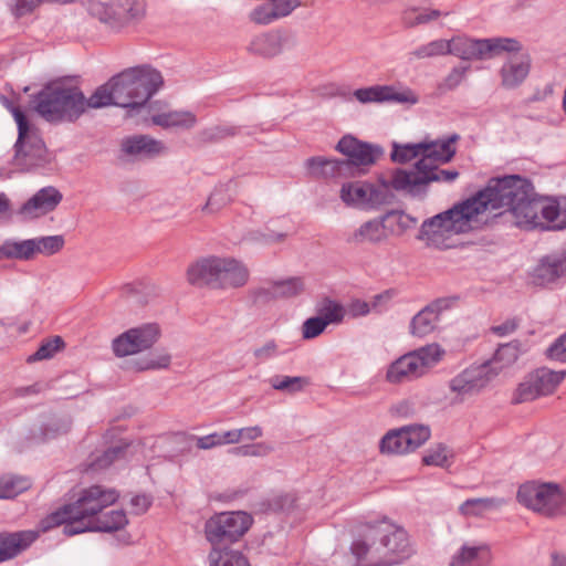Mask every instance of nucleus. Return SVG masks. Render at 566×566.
I'll return each instance as SVG.
<instances>
[{"label":"nucleus","mask_w":566,"mask_h":566,"mask_svg":"<svg viewBox=\"0 0 566 566\" xmlns=\"http://www.w3.org/2000/svg\"><path fill=\"white\" fill-rule=\"evenodd\" d=\"M119 494L115 489H107L102 485H92L80 492L77 500L65 504L59 510L49 514L42 520V528H50L64 525L63 533L69 536V527L80 528L88 526L106 507L114 504Z\"/></svg>","instance_id":"obj_1"},{"label":"nucleus","mask_w":566,"mask_h":566,"mask_svg":"<svg viewBox=\"0 0 566 566\" xmlns=\"http://www.w3.org/2000/svg\"><path fill=\"white\" fill-rule=\"evenodd\" d=\"M248 265L232 256L210 255L189 264L186 276L189 284L212 290H239L250 281Z\"/></svg>","instance_id":"obj_2"},{"label":"nucleus","mask_w":566,"mask_h":566,"mask_svg":"<svg viewBox=\"0 0 566 566\" xmlns=\"http://www.w3.org/2000/svg\"><path fill=\"white\" fill-rule=\"evenodd\" d=\"M86 97L71 81L50 84L36 97L35 111L48 122H74L85 113Z\"/></svg>","instance_id":"obj_3"},{"label":"nucleus","mask_w":566,"mask_h":566,"mask_svg":"<svg viewBox=\"0 0 566 566\" xmlns=\"http://www.w3.org/2000/svg\"><path fill=\"white\" fill-rule=\"evenodd\" d=\"M115 105L138 112L147 111L145 103L163 84L161 74L148 66L130 67L111 78Z\"/></svg>","instance_id":"obj_4"},{"label":"nucleus","mask_w":566,"mask_h":566,"mask_svg":"<svg viewBox=\"0 0 566 566\" xmlns=\"http://www.w3.org/2000/svg\"><path fill=\"white\" fill-rule=\"evenodd\" d=\"M530 185V181L515 175L492 178L484 189L467 200L468 206L478 220L486 211L505 209L511 212L513 206L525 198Z\"/></svg>","instance_id":"obj_5"},{"label":"nucleus","mask_w":566,"mask_h":566,"mask_svg":"<svg viewBox=\"0 0 566 566\" xmlns=\"http://www.w3.org/2000/svg\"><path fill=\"white\" fill-rule=\"evenodd\" d=\"M468 205L465 200L452 209L426 220L421 226L420 237L428 242L437 243L476 228L481 220L475 218Z\"/></svg>","instance_id":"obj_6"},{"label":"nucleus","mask_w":566,"mask_h":566,"mask_svg":"<svg viewBox=\"0 0 566 566\" xmlns=\"http://www.w3.org/2000/svg\"><path fill=\"white\" fill-rule=\"evenodd\" d=\"M517 501L547 517L566 515V494L556 483L526 482L518 488Z\"/></svg>","instance_id":"obj_7"},{"label":"nucleus","mask_w":566,"mask_h":566,"mask_svg":"<svg viewBox=\"0 0 566 566\" xmlns=\"http://www.w3.org/2000/svg\"><path fill=\"white\" fill-rule=\"evenodd\" d=\"M450 54L462 60H484L520 50V42L512 38L471 39L454 36L449 40Z\"/></svg>","instance_id":"obj_8"},{"label":"nucleus","mask_w":566,"mask_h":566,"mask_svg":"<svg viewBox=\"0 0 566 566\" xmlns=\"http://www.w3.org/2000/svg\"><path fill=\"white\" fill-rule=\"evenodd\" d=\"M11 113L18 125V140L15 143V163L22 169L41 166L45 161L46 149L44 143L33 129L23 112L11 107Z\"/></svg>","instance_id":"obj_9"},{"label":"nucleus","mask_w":566,"mask_h":566,"mask_svg":"<svg viewBox=\"0 0 566 566\" xmlns=\"http://www.w3.org/2000/svg\"><path fill=\"white\" fill-rule=\"evenodd\" d=\"M251 524L252 517L245 512H223L206 522L205 533L212 548H224L243 536Z\"/></svg>","instance_id":"obj_10"},{"label":"nucleus","mask_w":566,"mask_h":566,"mask_svg":"<svg viewBox=\"0 0 566 566\" xmlns=\"http://www.w3.org/2000/svg\"><path fill=\"white\" fill-rule=\"evenodd\" d=\"M566 280V250H552L538 258L525 274L527 286L552 290Z\"/></svg>","instance_id":"obj_11"},{"label":"nucleus","mask_w":566,"mask_h":566,"mask_svg":"<svg viewBox=\"0 0 566 566\" xmlns=\"http://www.w3.org/2000/svg\"><path fill=\"white\" fill-rule=\"evenodd\" d=\"M389 188H392L390 179L377 184L361 180L348 181L342 185L339 198L346 206L375 210L388 202Z\"/></svg>","instance_id":"obj_12"},{"label":"nucleus","mask_w":566,"mask_h":566,"mask_svg":"<svg viewBox=\"0 0 566 566\" xmlns=\"http://www.w3.org/2000/svg\"><path fill=\"white\" fill-rule=\"evenodd\" d=\"M495 377L496 370L491 363L469 366L449 381L452 401L461 403L479 395Z\"/></svg>","instance_id":"obj_13"},{"label":"nucleus","mask_w":566,"mask_h":566,"mask_svg":"<svg viewBox=\"0 0 566 566\" xmlns=\"http://www.w3.org/2000/svg\"><path fill=\"white\" fill-rule=\"evenodd\" d=\"M566 377V370H552L542 367L530 375L522 381L515 390L513 401L521 403L532 401L541 396H547L555 391L557 386Z\"/></svg>","instance_id":"obj_14"},{"label":"nucleus","mask_w":566,"mask_h":566,"mask_svg":"<svg viewBox=\"0 0 566 566\" xmlns=\"http://www.w3.org/2000/svg\"><path fill=\"white\" fill-rule=\"evenodd\" d=\"M459 177L457 170L439 169L436 166L432 169L422 171H408L407 169H396L391 172L390 185L397 191L407 193H417L423 187L433 181L451 182Z\"/></svg>","instance_id":"obj_15"},{"label":"nucleus","mask_w":566,"mask_h":566,"mask_svg":"<svg viewBox=\"0 0 566 566\" xmlns=\"http://www.w3.org/2000/svg\"><path fill=\"white\" fill-rule=\"evenodd\" d=\"M159 337V325L156 323H147L130 328L114 338L112 348L117 357L135 355L153 347Z\"/></svg>","instance_id":"obj_16"},{"label":"nucleus","mask_w":566,"mask_h":566,"mask_svg":"<svg viewBox=\"0 0 566 566\" xmlns=\"http://www.w3.org/2000/svg\"><path fill=\"white\" fill-rule=\"evenodd\" d=\"M350 551L357 566H396L376 525L369 527L365 539L353 542Z\"/></svg>","instance_id":"obj_17"},{"label":"nucleus","mask_w":566,"mask_h":566,"mask_svg":"<svg viewBox=\"0 0 566 566\" xmlns=\"http://www.w3.org/2000/svg\"><path fill=\"white\" fill-rule=\"evenodd\" d=\"M457 296L439 297L422 310H420L410 321L409 332L415 337H426L432 334L440 321V316L451 310L458 302Z\"/></svg>","instance_id":"obj_18"},{"label":"nucleus","mask_w":566,"mask_h":566,"mask_svg":"<svg viewBox=\"0 0 566 566\" xmlns=\"http://www.w3.org/2000/svg\"><path fill=\"white\" fill-rule=\"evenodd\" d=\"M458 135L447 138L421 142L422 157L415 164L413 168L408 171H422L432 169L436 166L450 163L457 154Z\"/></svg>","instance_id":"obj_19"},{"label":"nucleus","mask_w":566,"mask_h":566,"mask_svg":"<svg viewBox=\"0 0 566 566\" xmlns=\"http://www.w3.org/2000/svg\"><path fill=\"white\" fill-rule=\"evenodd\" d=\"M378 535L381 536L396 566L409 559L413 553V546L407 531L398 525L382 521L376 524Z\"/></svg>","instance_id":"obj_20"},{"label":"nucleus","mask_w":566,"mask_h":566,"mask_svg":"<svg viewBox=\"0 0 566 566\" xmlns=\"http://www.w3.org/2000/svg\"><path fill=\"white\" fill-rule=\"evenodd\" d=\"M354 97L361 104L368 103H400L416 104L417 95L410 88H400L395 85H373L357 88Z\"/></svg>","instance_id":"obj_21"},{"label":"nucleus","mask_w":566,"mask_h":566,"mask_svg":"<svg viewBox=\"0 0 566 566\" xmlns=\"http://www.w3.org/2000/svg\"><path fill=\"white\" fill-rule=\"evenodd\" d=\"M62 193L54 187L49 186L36 191L17 211L23 221L41 218L52 212L62 201Z\"/></svg>","instance_id":"obj_22"},{"label":"nucleus","mask_w":566,"mask_h":566,"mask_svg":"<svg viewBox=\"0 0 566 566\" xmlns=\"http://www.w3.org/2000/svg\"><path fill=\"white\" fill-rule=\"evenodd\" d=\"M294 46L293 36L282 30L261 33L252 39L248 50L263 57H274Z\"/></svg>","instance_id":"obj_23"},{"label":"nucleus","mask_w":566,"mask_h":566,"mask_svg":"<svg viewBox=\"0 0 566 566\" xmlns=\"http://www.w3.org/2000/svg\"><path fill=\"white\" fill-rule=\"evenodd\" d=\"M510 56L501 66L499 74L501 85L505 90L518 87L528 76L531 70V57L526 52H522V46L515 52H507Z\"/></svg>","instance_id":"obj_24"},{"label":"nucleus","mask_w":566,"mask_h":566,"mask_svg":"<svg viewBox=\"0 0 566 566\" xmlns=\"http://www.w3.org/2000/svg\"><path fill=\"white\" fill-rule=\"evenodd\" d=\"M336 149L348 158V167L368 166L376 163L381 151L379 148L359 142L353 136H344L337 144Z\"/></svg>","instance_id":"obj_25"},{"label":"nucleus","mask_w":566,"mask_h":566,"mask_svg":"<svg viewBox=\"0 0 566 566\" xmlns=\"http://www.w3.org/2000/svg\"><path fill=\"white\" fill-rule=\"evenodd\" d=\"M542 206L543 199L534 197L533 187L530 185V190L526 191L525 198L518 200L510 213L517 227L539 228L543 226Z\"/></svg>","instance_id":"obj_26"},{"label":"nucleus","mask_w":566,"mask_h":566,"mask_svg":"<svg viewBox=\"0 0 566 566\" xmlns=\"http://www.w3.org/2000/svg\"><path fill=\"white\" fill-rule=\"evenodd\" d=\"M38 536V532L30 530L0 533V563L17 557L29 548Z\"/></svg>","instance_id":"obj_27"},{"label":"nucleus","mask_w":566,"mask_h":566,"mask_svg":"<svg viewBox=\"0 0 566 566\" xmlns=\"http://www.w3.org/2000/svg\"><path fill=\"white\" fill-rule=\"evenodd\" d=\"M147 112L151 124L163 128L190 129L197 124V116L190 111L148 107Z\"/></svg>","instance_id":"obj_28"},{"label":"nucleus","mask_w":566,"mask_h":566,"mask_svg":"<svg viewBox=\"0 0 566 566\" xmlns=\"http://www.w3.org/2000/svg\"><path fill=\"white\" fill-rule=\"evenodd\" d=\"M128 524L126 512L122 509L102 512L95 520H92L88 526H81L75 530L69 527V536H74L85 532L112 533L123 530Z\"/></svg>","instance_id":"obj_29"},{"label":"nucleus","mask_w":566,"mask_h":566,"mask_svg":"<svg viewBox=\"0 0 566 566\" xmlns=\"http://www.w3.org/2000/svg\"><path fill=\"white\" fill-rule=\"evenodd\" d=\"M492 553L486 544H463L451 557L450 566H490Z\"/></svg>","instance_id":"obj_30"},{"label":"nucleus","mask_w":566,"mask_h":566,"mask_svg":"<svg viewBox=\"0 0 566 566\" xmlns=\"http://www.w3.org/2000/svg\"><path fill=\"white\" fill-rule=\"evenodd\" d=\"M87 8L90 14L109 30H123L118 15V0H88Z\"/></svg>","instance_id":"obj_31"},{"label":"nucleus","mask_w":566,"mask_h":566,"mask_svg":"<svg viewBox=\"0 0 566 566\" xmlns=\"http://www.w3.org/2000/svg\"><path fill=\"white\" fill-rule=\"evenodd\" d=\"M422 375L424 374L421 370L416 356L412 354V352H410L390 365L386 377L389 382L398 384L406 379L421 377Z\"/></svg>","instance_id":"obj_32"},{"label":"nucleus","mask_w":566,"mask_h":566,"mask_svg":"<svg viewBox=\"0 0 566 566\" xmlns=\"http://www.w3.org/2000/svg\"><path fill=\"white\" fill-rule=\"evenodd\" d=\"M541 228L562 230L566 228V200L543 199Z\"/></svg>","instance_id":"obj_33"},{"label":"nucleus","mask_w":566,"mask_h":566,"mask_svg":"<svg viewBox=\"0 0 566 566\" xmlns=\"http://www.w3.org/2000/svg\"><path fill=\"white\" fill-rule=\"evenodd\" d=\"M165 145L148 136H135L123 142V150L129 155L153 157L164 153Z\"/></svg>","instance_id":"obj_34"},{"label":"nucleus","mask_w":566,"mask_h":566,"mask_svg":"<svg viewBox=\"0 0 566 566\" xmlns=\"http://www.w3.org/2000/svg\"><path fill=\"white\" fill-rule=\"evenodd\" d=\"M387 226L381 217L379 220H369L361 224L354 233L353 242L356 244H378L387 238Z\"/></svg>","instance_id":"obj_35"},{"label":"nucleus","mask_w":566,"mask_h":566,"mask_svg":"<svg viewBox=\"0 0 566 566\" xmlns=\"http://www.w3.org/2000/svg\"><path fill=\"white\" fill-rule=\"evenodd\" d=\"M505 503L502 497L469 499L460 505V512L465 516H482L486 512L501 509Z\"/></svg>","instance_id":"obj_36"},{"label":"nucleus","mask_w":566,"mask_h":566,"mask_svg":"<svg viewBox=\"0 0 566 566\" xmlns=\"http://www.w3.org/2000/svg\"><path fill=\"white\" fill-rule=\"evenodd\" d=\"M122 29L137 23L146 15V0H118Z\"/></svg>","instance_id":"obj_37"},{"label":"nucleus","mask_w":566,"mask_h":566,"mask_svg":"<svg viewBox=\"0 0 566 566\" xmlns=\"http://www.w3.org/2000/svg\"><path fill=\"white\" fill-rule=\"evenodd\" d=\"M521 354V344L517 340H513L507 344L500 345L496 349L493 358L486 363H491L492 368L499 373L511 365H513Z\"/></svg>","instance_id":"obj_38"},{"label":"nucleus","mask_w":566,"mask_h":566,"mask_svg":"<svg viewBox=\"0 0 566 566\" xmlns=\"http://www.w3.org/2000/svg\"><path fill=\"white\" fill-rule=\"evenodd\" d=\"M208 558L210 566H251L242 553L228 547H213Z\"/></svg>","instance_id":"obj_39"},{"label":"nucleus","mask_w":566,"mask_h":566,"mask_svg":"<svg viewBox=\"0 0 566 566\" xmlns=\"http://www.w3.org/2000/svg\"><path fill=\"white\" fill-rule=\"evenodd\" d=\"M379 451L381 454L397 455L408 453L405 446V434L402 427L389 430L379 442Z\"/></svg>","instance_id":"obj_40"},{"label":"nucleus","mask_w":566,"mask_h":566,"mask_svg":"<svg viewBox=\"0 0 566 566\" xmlns=\"http://www.w3.org/2000/svg\"><path fill=\"white\" fill-rule=\"evenodd\" d=\"M412 354L416 356L421 370L426 374L429 368L442 359L446 352L439 344L432 343L413 350Z\"/></svg>","instance_id":"obj_41"},{"label":"nucleus","mask_w":566,"mask_h":566,"mask_svg":"<svg viewBox=\"0 0 566 566\" xmlns=\"http://www.w3.org/2000/svg\"><path fill=\"white\" fill-rule=\"evenodd\" d=\"M405 434V446H407L408 453L413 452L423 446L431 436L430 428L424 424H409L402 427Z\"/></svg>","instance_id":"obj_42"},{"label":"nucleus","mask_w":566,"mask_h":566,"mask_svg":"<svg viewBox=\"0 0 566 566\" xmlns=\"http://www.w3.org/2000/svg\"><path fill=\"white\" fill-rule=\"evenodd\" d=\"M30 483L22 476L6 474L0 476V500L13 499L28 490Z\"/></svg>","instance_id":"obj_43"},{"label":"nucleus","mask_w":566,"mask_h":566,"mask_svg":"<svg viewBox=\"0 0 566 566\" xmlns=\"http://www.w3.org/2000/svg\"><path fill=\"white\" fill-rule=\"evenodd\" d=\"M113 88L111 80L104 85L97 87L95 92L86 98L85 112L90 108H101L108 105H115V91Z\"/></svg>","instance_id":"obj_44"},{"label":"nucleus","mask_w":566,"mask_h":566,"mask_svg":"<svg viewBox=\"0 0 566 566\" xmlns=\"http://www.w3.org/2000/svg\"><path fill=\"white\" fill-rule=\"evenodd\" d=\"M441 15V11L436 9L408 8L402 12V21L407 27H416L437 20Z\"/></svg>","instance_id":"obj_45"},{"label":"nucleus","mask_w":566,"mask_h":566,"mask_svg":"<svg viewBox=\"0 0 566 566\" xmlns=\"http://www.w3.org/2000/svg\"><path fill=\"white\" fill-rule=\"evenodd\" d=\"M67 241L63 235H50L28 239L21 242H6L3 248H62Z\"/></svg>","instance_id":"obj_46"},{"label":"nucleus","mask_w":566,"mask_h":566,"mask_svg":"<svg viewBox=\"0 0 566 566\" xmlns=\"http://www.w3.org/2000/svg\"><path fill=\"white\" fill-rule=\"evenodd\" d=\"M272 282L277 300L295 297L304 291V283L300 277L275 280Z\"/></svg>","instance_id":"obj_47"},{"label":"nucleus","mask_w":566,"mask_h":566,"mask_svg":"<svg viewBox=\"0 0 566 566\" xmlns=\"http://www.w3.org/2000/svg\"><path fill=\"white\" fill-rule=\"evenodd\" d=\"M421 142L416 144H397L392 145L391 159L395 163L406 164L413 159H420L421 154Z\"/></svg>","instance_id":"obj_48"},{"label":"nucleus","mask_w":566,"mask_h":566,"mask_svg":"<svg viewBox=\"0 0 566 566\" xmlns=\"http://www.w3.org/2000/svg\"><path fill=\"white\" fill-rule=\"evenodd\" d=\"M453 457L452 451L443 443H438L427 450L422 463L429 467H446Z\"/></svg>","instance_id":"obj_49"},{"label":"nucleus","mask_w":566,"mask_h":566,"mask_svg":"<svg viewBox=\"0 0 566 566\" xmlns=\"http://www.w3.org/2000/svg\"><path fill=\"white\" fill-rule=\"evenodd\" d=\"M270 384L275 390L294 394L303 390L308 385V380L301 376H274L270 378Z\"/></svg>","instance_id":"obj_50"},{"label":"nucleus","mask_w":566,"mask_h":566,"mask_svg":"<svg viewBox=\"0 0 566 566\" xmlns=\"http://www.w3.org/2000/svg\"><path fill=\"white\" fill-rule=\"evenodd\" d=\"M248 297L254 306H263L277 300L272 281L251 287Z\"/></svg>","instance_id":"obj_51"},{"label":"nucleus","mask_w":566,"mask_h":566,"mask_svg":"<svg viewBox=\"0 0 566 566\" xmlns=\"http://www.w3.org/2000/svg\"><path fill=\"white\" fill-rule=\"evenodd\" d=\"M387 228L391 231L402 232L417 224V219L403 211H390L382 217Z\"/></svg>","instance_id":"obj_52"},{"label":"nucleus","mask_w":566,"mask_h":566,"mask_svg":"<svg viewBox=\"0 0 566 566\" xmlns=\"http://www.w3.org/2000/svg\"><path fill=\"white\" fill-rule=\"evenodd\" d=\"M417 59L434 57L450 54L449 40H434L424 45L419 46L411 53Z\"/></svg>","instance_id":"obj_53"},{"label":"nucleus","mask_w":566,"mask_h":566,"mask_svg":"<svg viewBox=\"0 0 566 566\" xmlns=\"http://www.w3.org/2000/svg\"><path fill=\"white\" fill-rule=\"evenodd\" d=\"M64 347V340L60 336L49 338L40 345L38 350L28 358V361H38L52 358Z\"/></svg>","instance_id":"obj_54"},{"label":"nucleus","mask_w":566,"mask_h":566,"mask_svg":"<svg viewBox=\"0 0 566 566\" xmlns=\"http://www.w3.org/2000/svg\"><path fill=\"white\" fill-rule=\"evenodd\" d=\"M317 312L318 316L323 318L324 322H327V325L340 323L345 315L344 307L332 300H325Z\"/></svg>","instance_id":"obj_55"},{"label":"nucleus","mask_w":566,"mask_h":566,"mask_svg":"<svg viewBox=\"0 0 566 566\" xmlns=\"http://www.w3.org/2000/svg\"><path fill=\"white\" fill-rule=\"evenodd\" d=\"M42 4H51L50 0H10L9 10L19 19L32 14Z\"/></svg>","instance_id":"obj_56"},{"label":"nucleus","mask_w":566,"mask_h":566,"mask_svg":"<svg viewBox=\"0 0 566 566\" xmlns=\"http://www.w3.org/2000/svg\"><path fill=\"white\" fill-rule=\"evenodd\" d=\"M249 18L255 24L261 25H266L279 20L270 0H266L265 2L254 8L250 12Z\"/></svg>","instance_id":"obj_57"},{"label":"nucleus","mask_w":566,"mask_h":566,"mask_svg":"<svg viewBox=\"0 0 566 566\" xmlns=\"http://www.w3.org/2000/svg\"><path fill=\"white\" fill-rule=\"evenodd\" d=\"M271 451L272 448L269 444L264 442H258L252 444L234 447L229 450V453L234 457L262 458L268 455Z\"/></svg>","instance_id":"obj_58"},{"label":"nucleus","mask_w":566,"mask_h":566,"mask_svg":"<svg viewBox=\"0 0 566 566\" xmlns=\"http://www.w3.org/2000/svg\"><path fill=\"white\" fill-rule=\"evenodd\" d=\"M128 444H118L108 448L104 453L93 462V468L96 470L109 467L114 461L124 457Z\"/></svg>","instance_id":"obj_59"},{"label":"nucleus","mask_w":566,"mask_h":566,"mask_svg":"<svg viewBox=\"0 0 566 566\" xmlns=\"http://www.w3.org/2000/svg\"><path fill=\"white\" fill-rule=\"evenodd\" d=\"M171 357L169 354L161 353L151 355L137 363L136 369L138 371L150 370V369H164L170 365Z\"/></svg>","instance_id":"obj_60"},{"label":"nucleus","mask_w":566,"mask_h":566,"mask_svg":"<svg viewBox=\"0 0 566 566\" xmlns=\"http://www.w3.org/2000/svg\"><path fill=\"white\" fill-rule=\"evenodd\" d=\"M327 327V322H324L318 315L307 318L302 325V336L304 339H312L321 335Z\"/></svg>","instance_id":"obj_61"},{"label":"nucleus","mask_w":566,"mask_h":566,"mask_svg":"<svg viewBox=\"0 0 566 566\" xmlns=\"http://www.w3.org/2000/svg\"><path fill=\"white\" fill-rule=\"evenodd\" d=\"M324 170L321 171L319 178H335L342 176L345 169H348V161L326 158Z\"/></svg>","instance_id":"obj_62"},{"label":"nucleus","mask_w":566,"mask_h":566,"mask_svg":"<svg viewBox=\"0 0 566 566\" xmlns=\"http://www.w3.org/2000/svg\"><path fill=\"white\" fill-rule=\"evenodd\" d=\"M548 358L566 363V333L560 335L546 352Z\"/></svg>","instance_id":"obj_63"},{"label":"nucleus","mask_w":566,"mask_h":566,"mask_svg":"<svg viewBox=\"0 0 566 566\" xmlns=\"http://www.w3.org/2000/svg\"><path fill=\"white\" fill-rule=\"evenodd\" d=\"M469 69V66H458L452 69L443 81V87L447 90H453L458 87L465 78Z\"/></svg>","instance_id":"obj_64"}]
</instances>
